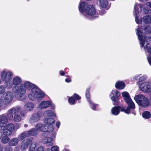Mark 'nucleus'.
<instances>
[{
  "instance_id": "ddd939ff",
  "label": "nucleus",
  "mask_w": 151,
  "mask_h": 151,
  "mask_svg": "<svg viewBox=\"0 0 151 151\" xmlns=\"http://www.w3.org/2000/svg\"><path fill=\"white\" fill-rule=\"evenodd\" d=\"M40 117L41 116L40 113H37L34 114L30 116L29 119V122L31 124H34L39 121Z\"/></svg>"
},
{
  "instance_id": "f8f14e48",
  "label": "nucleus",
  "mask_w": 151,
  "mask_h": 151,
  "mask_svg": "<svg viewBox=\"0 0 151 151\" xmlns=\"http://www.w3.org/2000/svg\"><path fill=\"white\" fill-rule=\"evenodd\" d=\"M13 75L12 73L10 71H3L1 73V80L5 82L11 80Z\"/></svg>"
},
{
  "instance_id": "338daca9",
  "label": "nucleus",
  "mask_w": 151,
  "mask_h": 151,
  "mask_svg": "<svg viewBox=\"0 0 151 151\" xmlns=\"http://www.w3.org/2000/svg\"><path fill=\"white\" fill-rule=\"evenodd\" d=\"M46 151H50V150L49 149H47Z\"/></svg>"
},
{
  "instance_id": "c9c22d12",
  "label": "nucleus",
  "mask_w": 151,
  "mask_h": 151,
  "mask_svg": "<svg viewBox=\"0 0 151 151\" xmlns=\"http://www.w3.org/2000/svg\"><path fill=\"white\" fill-rule=\"evenodd\" d=\"M46 131L51 132L53 131L54 129V127L52 124L48 125V126H45Z\"/></svg>"
},
{
  "instance_id": "c85d7f7f",
  "label": "nucleus",
  "mask_w": 151,
  "mask_h": 151,
  "mask_svg": "<svg viewBox=\"0 0 151 151\" xmlns=\"http://www.w3.org/2000/svg\"><path fill=\"white\" fill-rule=\"evenodd\" d=\"M100 6L103 8H105L107 6L108 1L107 0H99Z\"/></svg>"
},
{
  "instance_id": "603ef678",
  "label": "nucleus",
  "mask_w": 151,
  "mask_h": 151,
  "mask_svg": "<svg viewBox=\"0 0 151 151\" xmlns=\"http://www.w3.org/2000/svg\"><path fill=\"white\" fill-rule=\"evenodd\" d=\"M141 74L136 75L133 77V79L136 81L138 80L139 81V78Z\"/></svg>"
},
{
  "instance_id": "393cba45",
  "label": "nucleus",
  "mask_w": 151,
  "mask_h": 151,
  "mask_svg": "<svg viewBox=\"0 0 151 151\" xmlns=\"http://www.w3.org/2000/svg\"><path fill=\"white\" fill-rule=\"evenodd\" d=\"M116 88L119 89H123L125 87V84L122 81H118L116 82L115 84Z\"/></svg>"
},
{
  "instance_id": "864d4df0",
  "label": "nucleus",
  "mask_w": 151,
  "mask_h": 151,
  "mask_svg": "<svg viewBox=\"0 0 151 151\" xmlns=\"http://www.w3.org/2000/svg\"><path fill=\"white\" fill-rule=\"evenodd\" d=\"M35 151H44V148L42 146H41L37 148Z\"/></svg>"
},
{
  "instance_id": "72a5a7b5",
  "label": "nucleus",
  "mask_w": 151,
  "mask_h": 151,
  "mask_svg": "<svg viewBox=\"0 0 151 151\" xmlns=\"http://www.w3.org/2000/svg\"><path fill=\"white\" fill-rule=\"evenodd\" d=\"M3 132L4 134L6 135H10L12 133V132L9 131L8 129H6V128L5 127H4Z\"/></svg>"
},
{
  "instance_id": "0e129e2a",
  "label": "nucleus",
  "mask_w": 151,
  "mask_h": 151,
  "mask_svg": "<svg viewBox=\"0 0 151 151\" xmlns=\"http://www.w3.org/2000/svg\"><path fill=\"white\" fill-rule=\"evenodd\" d=\"M62 151H67V149H64Z\"/></svg>"
},
{
  "instance_id": "7c9ffc66",
  "label": "nucleus",
  "mask_w": 151,
  "mask_h": 151,
  "mask_svg": "<svg viewBox=\"0 0 151 151\" xmlns=\"http://www.w3.org/2000/svg\"><path fill=\"white\" fill-rule=\"evenodd\" d=\"M122 95L125 101L126 100H128L131 99L129 93L127 92L124 91L123 92Z\"/></svg>"
},
{
  "instance_id": "69168bd1",
  "label": "nucleus",
  "mask_w": 151,
  "mask_h": 151,
  "mask_svg": "<svg viewBox=\"0 0 151 151\" xmlns=\"http://www.w3.org/2000/svg\"><path fill=\"white\" fill-rule=\"evenodd\" d=\"M150 99L151 100V93L150 95Z\"/></svg>"
},
{
  "instance_id": "a211bd4d",
  "label": "nucleus",
  "mask_w": 151,
  "mask_h": 151,
  "mask_svg": "<svg viewBox=\"0 0 151 151\" xmlns=\"http://www.w3.org/2000/svg\"><path fill=\"white\" fill-rule=\"evenodd\" d=\"M53 139L51 137H45L42 139V142L44 144H46L48 146H52L53 145L52 142Z\"/></svg>"
},
{
  "instance_id": "2f4dec72",
  "label": "nucleus",
  "mask_w": 151,
  "mask_h": 151,
  "mask_svg": "<svg viewBox=\"0 0 151 151\" xmlns=\"http://www.w3.org/2000/svg\"><path fill=\"white\" fill-rule=\"evenodd\" d=\"M5 127L6 128V129H8L12 132L14 131L15 130L14 126L13 124L12 123L7 124Z\"/></svg>"
},
{
  "instance_id": "f3484780",
  "label": "nucleus",
  "mask_w": 151,
  "mask_h": 151,
  "mask_svg": "<svg viewBox=\"0 0 151 151\" xmlns=\"http://www.w3.org/2000/svg\"><path fill=\"white\" fill-rule=\"evenodd\" d=\"M35 107L34 104L32 102L26 103L24 106V109L28 111L31 112L33 110Z\"/></svg>"
},
{
  "instance_id": "58836bf2",
  "label": "nucleus",
  "mask_w": 151,
  "mask_h": 151,
  "mask_svg": "<svg viewBox=\"0 0 151 151\" xmlns=\"http://www.w3.org/2000/svg\"><path fill=\"white\" fill-rule=\"evenodd\" d=\"M35 142L32 143L28 151H34L35 149Z\"/></svg>"
},
{
  "instance_id": "4c0bfd02",
  "label": "nucleus",
  "mask_w": 151,
  "mask_h": 151,
  "mask_svg": "<svg viewBox=\"0 0 151 151\" xmlns=\"http://www.w3.org/2000/svg\"><path fill=\"white\" fill-rule=\"evenodd\" d=\"M144 31L146 32L151 34V25H148L144 29Z\"/></svg>"
},
{
  "instance_id": "f704fd0d",
  "label": "nucleus",
  "mask_w": 151,
  "mask_h": 151,
  "mask_svg": "<svg viewBox=\"0 0 151 151\" xmlns=\"http://www.w3.org/2000/svg\"><path fill=\"white\" fill-rule=\"evenodd\" d=\"M10 138L7 136H4L3 137L1 140V142L3 144H6L9 142Z\"/></svg>"
},
{
  "instance_id": "a19ab883",
  "label": "nucleus",
  "mask_w": 151,
  "mask_h": 151,
  "mask_svg": "<svg viewBox=\"0 0 151 151\" xmlns=\"http://www.w3.org/2000/svg\"><path fill=\"white\" fill-rule=\"evenodd\" d=\"M90 90V88H87L86 89V97L87 98V100L88 102L90 101V99H89L90 98V95L89 94V91Z\"/></svg>"
},
{
  "instance_id": "dca6fc26",
  "label": "nucleus",
  "mask_w": 151,
  "mask_h": 151,
  "mask_svg": "<svg viewBox=\"0 0 151 151\" xmlns=\"http://www.w3.org/2000/svg\"><path fill=\"white\" fill-rule=\"evenodd\" d=\"M88 5L86 2H80L78 6V9L80 12H82L83 14Z\"/></svg>"
},
{
  "instance_id": "20e7f679",
  "label": "nucleus",
  "mask_w": 151,
  "mask_h": 151,
  "mask_svg": "<svg viewBox=\"0 0 151 151\" xmlns=\"http://www.w3.org/2000/svg\"><path fill=\"white\" fill-rule=\"evenodd\" d=\"M134 99L138 105L142 107H145L149 104L148 99L143 95H135L134 97Z\"/></svg>"
},
{
  "instance_id": "f257e3e1",
  "label": "nucleus",
  "mask_w": 151,
  "mask_h": 151,
  "mask_svg": "<svg viewBox=\"0 0 151 151\" xmlns=\"http://www.w3.org/2000/svg\"><path fill=\"white\" fill-rule=\"evenodd\" d=\"M145 14H147L150 12L151 10L149 8L142 4L136 3L134 6V14L135 16V21L137 24H140L142 22L145 24L151 23V15H147L140 18L139 17V9Z\"/></svg>"
},
{
  "instance_id": "7ed1b4c3",
  "label": "nucleus",
  "mask_w": 151,
  "mask_h": 151,
  "mask_svg": "<svg viewBox=\"0 0 151 151\" xmlns=\"http://www.w3.org/2000/svg\"><path fill=\"white\" fill-rule=\"evenodd\" d=\"M136 30V34L139 41L141 47H143L145 51L146 50L148 53L151 54V46L150 47L149 44L147 40L146 36L142 32L143 29L138 26Z\"/></svg>"
},
{
  "instance_id": "49530a36",
  "label": "nucleus",
  "mask_w": 151,
  "mask_h": 151,
  "mask_svg": "<svg viewBox=\"0 0 151 151\" xmlns=\"http://www.w3.org/2000/svg\"><path fill=\"white\" fill-rule=\"evenodd\" d=\"M68 102L71 104H73L75 102V100L73 96L70 97L68 99Z\"/></svg>"
},
{
  "instance_id": "9d476101",
  "label": "nucleus",
  "mask_w": 151,
  "mask_h": 151,
  "mask_svg": "<svg viewBox=\"0 0 151 151\" xmlns=\"http://www.w3.org/2000/svg\"><path fill=\"white\" fill-rule=\"evenodd\" d=\"M120 93L116 89L113 90L110 93V97L111 99L113 101V104L117 105L119 101L118 100V98L120 96Z\"/></svg>"
},
{
  "instance_id": "0eeeda50",
  "label": "nucleus",
  "mask_w": 151,
  "mask_h": 151,
  "mask_svg": "<svg viewBox=\"0 0 151 151\" xmlns=\"http://www.w3.org/2000/svg\"><path fill=\"white\" fill-rule=\"evenodd\" d=\"M138 86L139 89L142 91L147 92L151 91V83L144 81L139 83Z\"/></svg>"
},
{
  "instance_id": "412c9836",
  "label": "nucleus",
  "mask_w": 151,
  "mask_h": 151,
  "mask_svg": "<svg viewBox=\"0 0 151 151\" xmlns=\"http://www.w3.org/2000/svg\"><path fill=\"white\" fill-rule=\"evenodd\" d=\"M19 139L18 138H14L12 139L9 142V145L10 146H14L17 145L19 142Z\"/></svg>"
},
{
  "instance_id": "5fc2aeb1",
  "label": "nucleus",
  "mask_w": 151,
  "mask_h": 151,
  "mask_svg": "<svg viewBox=\"0 0 151 151\" xmlns=\"http://www.w3.org/2000/svg\"><path fill=\"white\" fill-rule=\"evenodd\" d=\"M51 106V109H54L55 108V105L53 104H52V102H51V105L50 106Z\"/></svg>"
},
{
  "instance_id": "de8ad7c7",
  "label": "nucleus",
  "mask_w": 151,
  "mask_h": 151,
  "mask_svg": "<svg viewBox=\"0 0 151 151\" xmlns=\"http://www.w3.org/2000/svg\"><path fill=\"white\" fill-rule=\"evenodd\" d=\"M138 4H139V3H138ZM142 5H145V6H146L147 7H148L147 6L149 7V8L150 9H151V1L147 2L145 4H142Z\"/></svg>"
},
{
  "instance_id": "473e14b6",
  "label": "nucleus",
  "mask_w": 151,
  "mask_h": 151,
  "mask_svg": "<svg viewBox=\"0 0 151 151\" xmlns=\"http://www.w3.org/2000/svg\"><path fill=\"white\" fill-rule=\"evenodd\" d=\"M6 87L9 89H11L13 88V85H14L13 82H12L11 80L5 82Z\"/></svg>"
},
{
  "instance_id": "a18cd8bd",
  "label": "nucleus",
  "mask_w": 151,
  "mask_h": 151,
  "mask_svg": "<svg viewBox=\"0 0 151 151\" xmlns=\"http://www.w3.org/2000/svg\"><path fill=\"white\" fill-rule=\"evenodd\" d=\"M4 150L5 151H12V148L9 145H7L4 147Z\"/></svg>"
},
{
  "instance_id": "a878e982",
  "label": "nucleus",
  "mask_w": 151,
  "mask_h": 151,
  "mask_svg": "<svg viewBox=\"0 0 151 151\" xmlns=\"http://www.w3.org/2000/svg\"><path fill=\"white\" fill-rule=\"evenodd\" d=\"M44 115L46 117L56 116L55 113L50 110H47L45 111L44 113Z\"/></svg>"
},
{
  "instance_id": "4d7b16f0",
  "label": "nucleus",
  "mask_w": 151,
  "mask_h": 151,
  "mask_svg": "<svg viewBox=\"0 0 151 151\" xmlns=\"http://www.w3.org/2000/svg\"><path fill=\"white\" fill-rule=\"evenodd\" d=\"M60 124V122H56V126L58 128H59Z\"/></svg>"
},
{
  "instance_id": "c756f323",
  "label": "nucleus",
  "mask_w": 151,
  "mask_h": 151,
  "mask_svg": "<svg viewBox=\"0 0 151 151\" xmlns=\"http://www.w3.org/2000/svg\"><path fill=\"white\" fill-rule=\"evenodd\" d=\"M13 120L15 122H18L22 120V118L20 115L15 114L14 116Z\"/></svg>"
},
{
  "instance_id": "9b49d317",
  "label": "nucleus",
  "mask_w": 151,
  "mask_h": 151,
  "mask_svg": "<svg viewBox=\"0 0 151 151\" xmlns=\"http://www.w3.org/2000/svg\"><path fill=\"white\" fill-rule=\"evenodd\" d=\"M4 104H8L11 103L14 98L13 93L11 91H7L3 95Z\"/></svg>"
},
{
  "instance_id": "b1692460",
  "label": "nucleus",
  "mask_w": 151,
  "mask_h": 151,
  "mask_svg": "<svg viewBox=\"0 0 151 151\" xmlns=\"http://www.w3.org/2000/svg\"><path fill=\"white\" fill-rule=\"evenodd\" d=\"M121 108L120 106H115L112 108L111 109V113L114 115H117L120 112Z\"/></svg>"
},
{
  "instance_id": "052dcab7",
  "label": "nucleus",
  "mask_w": 151,
  "mask_h": 151,
  "mask_svg": "<svg viewBox=\"0 0 151 151\" xmlns=\"http://www.w3.org/2000/svg\"><path fill=\"white\" fill-rule=\"evenodd\" d=\"M3 149V147L0 144V151H2Z\"/></svg>"
},
{
  "instance_id": "6e6552de",
  "label": "nucleus",
  "mask_w": 151,
  "mask_h": 151,
  "mask_svg": "<svg viewBox=\"0 0 151 151\" xmlns=\"http://www.w3.org/2000/svg\"><path fill=\"white\" fill-rule=\"evenodd\" d=\"M126 102L128 104V106L126 109L124 107L121 109V111H124L126 114H129L130 112L135 109V105L131 99L126 100Z\"/></svg>"
},
{
  "instance_id": "4468645a",
  "label": "nucleus",
  "mask_w": 151,
  "mask_h": 151,
  "mask_svg": "<svg viewBox=\"0 0 151 151\" xmlns=\"http://www.w3.org/2000/svg\"><path fill=\"white\" fill-rule=\"evenodd\" d=\"M31 143V141L28 139L24 140L21 144L20 149L21 151H25Z\"/></svg>"
},
{
  "instance_id": "e433bc0d",
  "label": "nucleus",
  "mask_w": 151,
  "mask_h": 151,
  "mask_svg": "<svg viewBox=\"0 0 151 151\" xmlns=\"http://www.w3.org/2000/svg\"><path fill=\"white\" fill-rule=\"evenodd\" d=\"M142 116L143 118L145 119H148L151 116L150 112L147 111H145L143 113Z\"/></svg>"
},
{
  "instance_id": "6e6d98bb",
  "label": "nucleus",
  "mask_w": 151,
  "mask_h": 151,
  "mask_svg": "<svg viewBox=\"0 0 151 151\" xmlns=\"http://www.w3.org/2000/svg\"><path fill=\"white\" fill-rule=\"evenodd\" d=\"M65 81L66 82L69 83L71 81V80L70 78H66L65 79Z\"/></svg>"
},
{
  "instance_id": "423d86ee",
  "label": "nucleus",
  "mask_w": 151,
  "mask_h": 151,
  "mask_svg": "<svg viewBox=\"0 0 151 151\" xmlns=\"http://www.w3.org/2000/svg\"><path fill=\"white\" fill-rule=\"evenodd\" d=\"M83 15L88 18H90L91 17L93 19L98 17V15L96 14V10L94 7L92 5L88 6Z\"/></svg>"
},
{
  "instance_id": "1a4fd4ad",
  "label": "nucleus",
  "mask_w": 151,
  "mask_h": 151,
  "mask_svg": "<svg viewBox=\"0 0 151 151\" xmlns=\"http://www.w3.org/2000/svg\"><path fill=\"white\" fill-rule=\"evenodd\" d=\"M21 110V108L19 106H17L9 110L6 115L8 119L11 121L13 120V115L18 113Z\"/></svg>"
},
{
  "instance_id": "13d9d810",
  "label": "nucleus",
  "mask_w": 151,
  "mask_h": 151,
  "mask_svg": "<svg viewBox=\"0 0 151 151\" xmlns=\"http://www.w3.org/2000/svg\"><path fill=\"white\" fill-rule=\"evenodd\" d=\"M61 76H64L65 75V73L64 71L63 70H61L59 72Z\"/></svg>"
},
{
  "instance_id": "e2e57ef3",
  "label": "nucleus",
  "mask_w": 151,
  "mask_h": 151,
  "mask_svg": "<svg viewBox=\"0 0 151 151\" xmlns=\"http://www.w3.org/2000/svg\"><path fill=\"white\" fill-rule=\"evenodd\" d=\"M147 0H139V1L141 2H144L147 1Z\"/></svg>"
},
{
  "instance_id": "2eb2a0df",
  "label": "nucleus",
  "mask_w": 151,
  "mask_h": 151,
  "mask_svg": "<svg viewBox=\"0 0 151 151\" xmlns=\"http://www.w3.org/2000/svg\"><path fill=\"white\" fill-rule=\"evenodd\" d=\"M51 105V101H43L40 102L38 105V108L44 109L49 107Z\"/></svg>"
},
{
  "instance_id": "bb28decb",
  "label": "nucleus",
  "mask_w": 151,
  "mask_h": 151,
  "mask_svg": "<svg viewBox=\"0 0 151 151\" xmlns=\"http://www.w3.org/2000/svg\"><path fill=\"white\" fill-rule=\"evenodd\" d=\"M46 126H48V125L52 124L55 123V121L53 119L50 118H45L44 119Z\"/></svg>"
},
{
  "instance_id": "4be33fe9",
  "label": "nucleus",
  "mask_w": 151,
  "mask_h": 151,
  "mask_svg": "<svg viewBox=\"0 0 151 151\" xmlns=\"http://www.w3.org/2000/svg\"><path fill=\"white\" fill-rule=\"evenodd\" d=\"M36 128L37 131L41 132H45V125H42L41 123L37 124L36 125Z\"/></svg>"
},
{
  "instance_id": "79ce46f5",
  "label": "nucleus",
  "mask_w": 151,
  "mask_h": 151,
  "mask_svg": "<svg viewBox=\"0 0 151 151\" xmlns=\"http://www.w3.org/2000/svg\"><path fill=\"white\" fill-rule=\"evenodd\" d=\"M88 102H89L90 104V106L91 107V108L93 110H95L98 105L94 104L92 102H91V101H89Z\"/></svg>"
},
{
  "instance_id": "bf43d9fd",
  "label": "nucleus",
  "mask_w": 151,
  "mask_h": 151,
  "mask_svg": "<svg viewBox=\"0 0 151 151\" xmlns=\"http://www.w3.org/2000/svg\"><path fill=\"white\" fill-rule=\"evenodd\" d=\"M2 127H3L2 126H1V125H0V130H1L2 129ZM0 134L2 135V133L1 132H0Z\"/></svg>"
},
{
  "instance_id": "aec40b11",
  "label": "nucleus",
  "mask_w": 151,
  "mask_h": 151,
  "mask_svg": "<svg viewBox=\"0 0 151 151\" xmlns=\"http://www.w3.org/2000/svg\"><path fill=\"white\" fill-rule=\"evenodd\" d=\"M8 119L6 116L4 114L0 115V124L4 125L8 122Z\"/></svg>"
},
{
  "instance_id": "5701e85b",
  "label": "nucleus",
  "mask_w": 151,
  "mask_h": 151,
  "mask_svg": "<svg viewBox=\"0 0 151 151\" xmlns=\"http://www.w3.org/2000/svg\"><path fill=\"white\" fill-rule=\"evenodd\" d=\"M29 136H37L38 134L37 130L35 128H32L27 131Z\"/></svg>"
},
{
  "instance_id": "37998d69",
  "label": "nucleus",
  "mask_w": 151,
  "mask_h": 151,
  "mask_svg": "<svg viewBox=\"0 0 151 151\" xmlns=\"http://www.w3.org/2000/svg\"><path fill=\"white\" fill-rule=\"evenodd\" d=\"M27 111L26 110H22L20 112V115L21 117H24L26 116L27 113Z\"/></svg>"
},
{
  "instance_id": "f03ea898",
  "label": "nucleus",
  "mask_w": 151,
  "mask_h": 151,
  "mask_svg": "<svg viewBox=\"0 0 151 151\" xmlns=\"http://www.w3.org/2000/svg\"><path fill=\"white\" fill-rule=\"evenodd\" d=\"M35 87L34 85L28 81H26L24 83L20 84L19 86H14L12 91L15 93V97L19 100L22 101L25 97L26 89L29 90Z\"/></svg>"
},
{
  "instance_id": "680f3d73",
  "label": "nucleus",
  "mask_w": 151,
  "mask_h": 151,
  "mask_svg": "<svg viewBox=\"0 0 151 151\" xmlns=\"http://www.w3.org/2000/svg\"><path fill=\"white\" fill-rule=\"evenodd\" d=\"M28 125L27 124H25L24 125V127L25 128H26L27 127H28Z\"/></svg>"
},
{
  "instance_id": "cd10ccee",
  "label": "nucleus",
  "mask_w": 151,
  "mask_h": 151,
  "mask_svg": "<svg viewBox=\"0 0 151 151\" xmlns=\"http://www.w3.org/2000/svg\"><path fill=\"white\" fill-rule=\"evenodd\" d=\"M28 134L27 131L23 132L19 135L18 138L20 140H22L24 139L29 136Z\"/></svg>"
},
{
  "instance_id": "3c124183",
  "label": "nucleus",
  "mask_w": 151,
  "mask_h": 151,
  "mask_svg": "<svg viewBox=\"0 0 151 151\" xmlns=\"http://www.w3.org/2000/svg\"><path fill=\"white\" fill-rule=\"evenodd\" d=\"M73 98H75V99L76 100H80L81 99V97L76 93L74 94L73 96Z\"/></svg>"
},
{
  "instance_id": "c03bdc74",
  "label": "nucleus",
  "mask_w": 151,
  "mask_h": 151,
  "mask_svg": "<svg viewBox=\"0 0 151 151\" xmlns=\"http://www.w3.org/2000/svg\"><path fill=\"white\" fill-rule=\"evenodd\" d=\"M147 78V76L146 75H143L140 76L139 78V81L141 82L145 80Z\"/></svg>"
},
{
  "instance_id": "09e8293b",
  "label": "nucleus",
  "mask_w": 151,
  "mask_h": 151,
  "mask_svg": "<svg viewBox=\"0 0 151 151\" xmlns=\"http://www.w3.org/2000/svg\"><path fill=\"white\" fill-rule=\"evenodd\" d=\"M51 151H59L58 147L57 146H53L51 149Z\"/></svg>"
},
{
  "instance_id": "774afa93",
  "label": "nucleus",
  "mask_w": 151,
  "mask_h": 151,
  "mask_svg": "<svg viewBox=\"0 0 151 151\" xmlns=\"http://www.w3.org/2000/svg\"><path fill=\"white\" fill-rule=\"evenodd\" d=\"M150 40L151 41V37H150Z\"/></svg>"
},
{
  "instance_id": "6ab92c4d",
  "label": "nucleus",
  "mask_w": 151,
  "mask_h": 151,
  "mask_svg": "<svg viewBox=\"0 0 151 151\" xmlns=\"http://www.w3.org/2000/svg\"><path fill=\"white\" fill-rule=\"evenodd\" d=\"M12 81L13 83L14 86H18L22 83V80L20 77L17 76L13 78Z\"/></svg>"
},
{
  "instance_id": "39448f33",
  "label": "nucleus",
  "mask_w": 151,
  "mask_h": 151,
  "mask_svg": "<svg viewBox=\"0 0 151 151\" xmlns=\"http://www.w3.org/2000/svg\"><path fill=\"white\" fill-rule=\"evenodd\" d=\"M32 92L31 94H28V97L30 100L32 101H34L35 99H39L45 96L44 93L37 87L32 88Z\"/></svg>"
},
{
  "instance_id": "ea45409f",
  "label": "nucleus",
  "mask_w": 151,
  "mask_h": 151,
  "mask_svg": "<svg viewBox=\"0 0 151 151\" xmlns=\"http://www.w3.org/2000/svg\"><path fill=\"white\" fill-rule=\"evenodd\" d=\"M6 91L5 87L3 85L0 86V94H3Z\"/></svg>"
},
{
  "instance_id": "8fccbe9b",
  "label": "nucleus",
  "mask_w": 151,
  "mask_h": 151,
  "mask_svg": "<svg viewBox=\"0 0 151 151\" xmlns=\"http://www.w3.org/2000/svg\"><path fill=\"white\" fill-rule=\"evenodd\" d=\"M148 62L149 65L151 66V55H149L147 56Z\"/></svg>"
}]
</instances>
